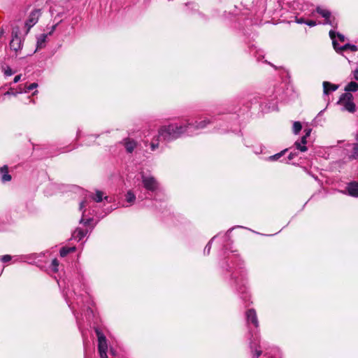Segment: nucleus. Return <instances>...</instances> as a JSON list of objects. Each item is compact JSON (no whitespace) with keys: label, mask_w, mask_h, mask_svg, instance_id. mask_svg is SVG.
<instances>
[{"label":"nucleus","mask_w":358,"mask_h":358,"mask_svg":"<svg viewBox=\"0 0 358 358\" xmlns=\"http://www.w3.org/2000/svg\"><path fill=\"white\" fill-rule=\"evenodd\" d=\"M0 173L1 174V181L3 182H8L11 180L12 177L8 173V167L6 165L2 166L0 169Z\"/></svg>","instance_id":"10"},{"label":"nucleus","mask_w":358,"mask_h":358,"mask_svg":"<svg viewBox=\"0 0 358 358\" xmlns=\"http://www.w3.org/2000/svg\"><path fill=\"white\" fill-rule=\"evenodd\" d=\"M12 259V257L9 255H3L1 258V260L2 262H8L9 261H10Z\"/></svg>","instance_id":"26"},{"label":"nucleus","mask_w":358,"mask_h":358,"mask_svg":"<svg viewBox=\"0 0 358 358\" xmlns=\"http://www.w3.org/2000/svg\"><path fill=\"white\" fill-rule=\"evenodd\" d=\"M5 74L6 76H11L13 74L12 69L8 67L7 69L5 70Z\"/></svg>","instance_id":"29"},{"label":"nucleus","mask_w":358,"mask_h":358,"mask_svg":"<svg viewBox=\"0 0 358 358\" xmlns=\"http://www.w3.org/2000/svg\"><path fill=\"white\" fill-rule=\"evenodd\" d=\"M159 147V144L158 143H154L152 142L151 143V148H152V150H155V149H157V148Z\"/></svg>","instance_id":"32"},{"label":"nucleus","mask_w":358,"mask_h":358,"mask_svg":"<svg viewBox=\"0 0 358 358\" xmlns=\"http://www.w3.org/2000/svg\"><path fill=\"white\" fill-rule=\"evenodd\" d=\"M20 29L17 25L13 26L12 31V40L10 42V48L12 50L17 52L20 50L21 47V37Z\"/></svg>","instance_id":"4"},{"label":"nucleus","mask_w":358,"mask_h":358,"mask_svg":"<svg viewBox=\"0 0 358 358\" xmlns=\"http://www.w3.org/2000/svg\"><path fill=\"white\" fill-rule=\"evenodd\" d=\"M58 266H59V262L56 259H53L52 262V270L55 272H57L58 270V268H57Z\"/></svg>","instance_id":"25"},{"label":"nucleus","mask_w":358,"mask_h":358,"mask_svg":"<svg viewBox=\"0 0 358 358\" xmlns=\"http://www.w3.org/2000/svg\"><path fill=\"white\" fill-rule=\"evenodd\" d=\"M142 183L145 189L148 191L155 192L159 188V182L152 176H147L144 173H141Z\"/></svg>","instance_id":"3"},{"label":"nucleus","mask_w":358,"mask_h":358,"mask_svg":"<svg viewBox=\"0 0 358 358\" xmlns=\"http://www.w3.org/2000/svg\"><path fill=\"white\" fill-rule=\"evenodd\" d=\"M348 192L350 196L358 197V183L352 182L348 186Z\"/></svg>","instance_id":"11"},{"label":"nucleus","mask_w":358,"mask_h":358,"mask_svg":"<svg viewBox=\"0 0 358 358\" xmlns=\"http://www.w3.org/2000/svg\"><path fill=\"white\" fill-rule=\"evenodd\" d=\"M261 354H262V351H260V350H257L255 352V355H257V357L260 356Z\"/></svg>","instance_id":"40"},{"label":"nucleus","mask_w":358,"mask_h":358,"mask_svg":"<svg viewBox=\"0 0 358 358\" xmlns=\"http://www.w3.org/2000/svg\"><path fill=\"white\" fill-rule=\"evenodd\" d=\"M352 145V155L351 157L356 159L358 157V143H353Z\"/></svg>","instance_id":"20"},{"label":"nucleus","mask_w":358,"mask_h":358,"mask_svg":"<svg viewBox=\"0 0 358 358\" xmlns=\"http://www.w3.org/2000/svg\"><path fill=\"white\" fill-rule=\"evenodd\" d=\"M37 87V84L36 83H32L27 88H24V92H28L29 91L36 88Z\"/></svg>","instance_id":"27"},{"label":"nucleus","mask_w":358,"mask_h":358,"mask_svg":"<svg viewBox=\"0 0 358 358\" xmlns=\"http://www.w3.org/2000/svg\"><path fill=\"white\" fill-rule=\"evenodd\" d=\"M124 145L127 151L131 153L137 146V142L133 139L126 138L124 140Z\"/></svg>","instance_id":"9"},{"label":"nucleus","mask_w":358,"mask_h":358,"mask_svg":"<svg viewBox=\"0 0 358 358\" xmlns=\"http://www.w3.org/2000/svg\"><path fill=\"white\" fill-rule=\"evenodd\" d=\"M103 193L101 191L96 190L93 199L96 202H101L103 200Z\"/></svg>","instance_id":"21"},{"label":"nucleus","mask_w":358,"mask_h":358,"mask_svg":"<svg viewBox=\"0 0 358 358\" xmlns=\"http://www.w3.org/2000/svg\"><path fill=\"white\" fill-rule=\"evenodd\" d=\"M99 341V352L107 351L108 345L105 336L98 329L96 330Z\"/></svg>","instance_id":"7"},{"label":"nucleus","mask_w":358,"mask_h":358,"mask_svg":"<svg viewBox=\"0 0 358 358\" xmlns=\"http://www.w3.org/2000/svg\"><path fill=\"white\" fill-rule=\"evenodd\" d=\"M306 138H307V136H303L302 138H301V143L305 145V144L306 143Z\"/></svg>","instance_id":"34"},{"label":"nucleus","mask_w":358,"mask_h":358,"mask_svg":"<svg viewBox=\"0 0 358 358\" xmlns=\"http://www.w3.org/2000/svg\"><path fill=\"white\" fill-rule=\"evenodd\" d=\"M297 22H298L299 23H302V22H303L304 21H303L302 19H301V20H297Z\"/></svg>","instance_id":"41"},{"label":"nucleus","mask_w":358,"mask_h":358,"mask_svg":"<svg viewBox=\"0 0 358 358\" xmlns=\"http://www.w3.org/2000/svg\"><path fill=\"white\" fill-rule=\"evenodd\" d=\"M210 121L208 119H204L203 120H201L199 122L196 121L194 123L191 122L192 125L194 126V127L196 129H201L205 128L208 124H209Z\"/></svg>","instance_id":"15"},{"label":"nucleus","mask_w":358,"mask_h":358,"mask_svg":"<svg viewBox=\"0 0 358 358\" xmlns=\"http://www.w3.org/2000/svg\"><path fill=\"white\" fill-rule=\"evenodd\" d=\"M47 36H48V34H41L37 38L36 49L34 50V52H36L38 49L43 48L45 46V43Z\"/></svg>","instance_id":"13"},{"label":"nucleus","mask_w":358,"mask_h":358,"mask_svg":"<svg viewBox=\"0 0 358 358\" xmlns=\"http://www.w3.org/2000/svg\"><path fill=\"white\" fill-rule=\"evenodd\" d=\"M306 23L310 26V27H314L316 25V22L315 21H313V20H309V21H307L306 22Z\"/></svg>","instance_id":"30"},{"label":"nucleus","mask_w":358,"mask_h":358,"mask_svg":"<svg viewBox=\"0 0 358 358\" xmlns=\"http://www.w3.org/2000/svg\"><path fill=\"white\" fill-rule=\"evenodd\" d=\"M84 207H85V202H84V201H83V202H81V203H80V210H82Z\"/></svg>","instance_id":"39"},{"label":"nucleus","mask_w":358,"mask_h":358,"mask_svg":"<svg viewBox=\"0 0 358 358\" xmlns=\"http://www.w3.org/2000/svg\"><path fill=\"white\" fill-rule=\"evenodd\" d=\"M354 77L358 80V68L354 71Z\"/></svg>","instance_id":"36"},{"label":"nucleus","mask_w":358,"mask_h":358,"mask_svg":"<svg viewBox=\"0 0 358 358\" xmlns=\"http://www.w3.org/2000/svg\"><path fill=\"white\" fill-rule=\"evenodd\" d=\"M337 36H338V38L340 39L341 41H344L345 37H344L343 35L340 34H337Z\"/></svg>","instance_id":"35"},{"label":"nucleus","mask_w":358,"mask_h":358,"mask_svg":"<svg viewBox=\"0 0 358 358\" xmlns=\"http://www.w3.org/2000/svg\"><path fill=\"white\" fill-rule=\"evenodd\" d=\"M310 134V129L306 130V136L308 137Z\"/></svg>","instance_id":"38"},{"label":"nucleus","mask_w":358,"mask_h":358,"mask_svg":"<svg viewBox=\"0 0 358 358\" xmlns=\"http://www.w3.org/2000/svg\"><path fill=\"white\" fill-rule=\"evenodd\" d=\"M292 157V154H290L289 158L291 159Z\"/></svg>","instance_id":"42"},{"label":"nucleus","mask_w":358,"mask_h":358,"mask_svg":"<svg viewBox=\"0 0 358 358\" xmlns=\"http://www.w3.org/2000/svg\"><path fill=\"white\" fill-rule=\"evenodd\" d=\"M76 250L75 247L71 248H62L60 250V255L61 257H65L66 255H68L70 252H73Z\"/></svg>","instance_id":"18"},{"label":"nucleus","mask_w":358,"mask_h":358,"mask_svg":"<svg viewBox=\"0 0 358 358\" xmlns=\"http://www.w3.org/2000/svg\"><path fill=\"white\" fill-rule=\"evenodd\" d=\"M352 99L353 96L350 93H345L340 97L338 104L342 107V110L353 113L355 111V104Z\"/></svg>","instance_id":"2"},{"label":"nucleus","mask_w":358,"mask_h":358,"mask_svg":"<svg viewBox=\"0 0 358 358\" xmlns=\"http://www.w3.org/2000/svg\"><path fill=\"white\" fill-rule=\"evenodd\" d=\"M302 143H299V142H296L295 143V146L296 147V148L298 150H299L301 152H306L307 150V147L304 145H301Z\"/></svg>","instance_id":"24"},{"label":"nucleus","mask_w":358,"mask_h":358,"mask_svg":"<svg viewBox=\"0 0 358 358\" xmlns=\"http://www.w3.org/2000/svg\"><path fill=\"white\" fill-rule=\"evenodd\" d=\"M189 125H192L190 122L187 121L183 125L170 124L162 127L159 131V138H162L164 141H169L178 138L181 134L186 133Z\"/></svg>","instance_id":"1"},{"label":"nucleus","mask_w":358,"mask_h":358,"mask_svg":"<svg viewBox=\"0 0 358 358\" xmlns=\"http://www.w3.org/2000/svg\"><path fill=\"white\" fill-rule=\"evenodd\" d=\"M41 14V13L40 9H34L29 13L24 23V27L27 29L26 34H27L30 29L37 23Z\"/></svg>","instance_id":"5"},{"label":"nucleus","mask_w":358,"mask_h":358,"mask_svg":"<svg viewBox=\"0 0 358 358\" xmlns=\"http://www.w3.org/2000/svg\"><path fill=\"white\" fill-rule=\"evenodd\" d=\"M86 234H87V232L84 231L82 229H77L75 231V232L73 234V236L75 238H78V240H80L86 235Z\"/></svg>","instance_id":"19"},{"label":"nucleus","mask_w":358,"mask_h":358,"mask_svg":"<svg viewBox=\"0 0 358 358\" xmlns=\"http://www.w3.org/2000/svg\"><path fill=\"white\" fill-rule=\"evenodd\" d=\"M302 127L299 122H295L293 124L294 133L297 134L301 129Z\"/></svg>","instance_id":"23"},{"label":"nucleus","mask_w":358,"mask_h":358,"mask_svg":"<svg viewBox=\"0 0 358 358\" xmlns=\"http://www.w3.org/2000/svg\"><path fill=\"white\" fill-rule=\"evenodd\" d=\"M55 27H56V25H54V26L52 27V29L50 31V33L48 34L49 35L52 34V33L55 31Z\"/></svg>","instance_id":"37"},{"label":"nucleus","mask_w":358,"mask_h":358,"mask_svg":"<svg viewBox=\"0 0 358 358\" xmlns=\"http://www.w3.org/2000/svg\"><path fill=\"white\" fill-rule=\"evenodd\" d=\"M323 88L324 93L325 94H328L330 92L336 90L338 87L336 85H333L329 82L325 81L323 83Z\"/></svg>","instance_id":"16"},{"label":"nucleus","mask_w":358,"mask_h":358,"mask_svg":"<svg viewBox=\"0 0 358 358\" xmlns=\"http://www.w3.org/2000/svg\"><path fill=\"white\" fill-rule=\"evenodd\" d=\"M126 200L127 202L133 203L136 200V196L133 192L129 191L126 194Z\"/></svg>","instance_id":"22"},{"label":"nucleus","mask_w":358,"mask_h":358,"mask_svg":"<svg viewBox=\"0 0 358 358\" xmlns=\"http://www.w3.org/2000/svg\"><path fill=\"white\" fill-rule=\"evenodd\" d=\"M247 319L248 322H252L255 327L258 326V321L256 313L254 310H249L247 312Z\"/></svg>","instance_id":"12"},{"label":"nucleus","mask_w":358,"mask_h":358,"mask_svg":"<svg viewBox=\"0 0 358 358\" xmlns=\"http://www.w3.org/2000/svg\"><path fill=\"white\" fill-rule=\"evenodd\" d=\"M22 93L21 88L20 90L15 89L10 87L8 91H7L4 96H7L8 99L12 100L13 97H16L17 95Z\"/></svg>","instance_id":"14"},{"label":"nucleus","mask_w":358,"mask_h":358,"mask_svg":"<svg viewBox=\"0 0 358 358\" xmlns=\"http://www.w3.org/2000/svg\"><path fill=\"white\" fill-rule=\"evenodd\" d=\"M20 78H21V75H17L15 77L14 80H13V82L15 83H17L20 80Z\"/></svg>","instance_id":"33"},{"label":"nucleus","mask_w":358,"mask_h":358,"mask_svg":"<svg viewBox=\"0 0 358 358\" xmlns=\"http://www.w3.org/2000/svg\"><path fill=\"white\" fill-rule=\"evenodd\" d=\"M286 151H287V149L283 150V151H282L281 152H280L278 154H276V155H275L273 156L270 157V159H273V160L274 159H277L280 158Z\"/></svg>","instance_id":"28"},{"label":"nucleus","mask_w":358,"mask_h":358,"mask_svg":"<svg viewBox=\"0 0 358 358\" xmlns=\"http://www.w3.org/2000/svg\"><path fill=\"white\" fill-rule=\"evenodd\" d=\"M329 36H330V38L333 41L334 48L337 52L345 50L347 49H350L352 51H356L357 50V47L355 45H350V44H345V45H343L342 47H338L336 41H335L336 33L334 31H329Z\"/></svg>","instance_id":"6"},{"label":"nucleus","mask_w":358,"mask_h":358,"mask_svg":"<svg viewBox=\"0 0 358 358\" xmlns=\"http://www.w3.org/2000/svg\"><path fill=\"white\" fill-rule=\"evenodd\" d=\"M317 12L318 13H320L323 17L325 18L326 24H329L331 26H334V24H335L334 18H333V20L331 19V13L329 11L318 7L317 8Z\"/></svg>","instance_id":"8"},{"label":"nucleus","mask_w":358,"mask_h":358,"mask_svg":"<svg viewBox=\"0 0 358 358\" xmlns=\"http://www.w3.org/2000/svg\"><path fill=\"white\" fill-rule=\"evenodd\" d=\"M345 90L347 92H356L358 90V84L355 82H350L345 87Z\"/></svg>","instance_id":"17"},{"label":"nucleus","mask_w":358,"mask_h":358,"mask_svg":"<svg viewBox=\"0 0 358 358\" xmlns=\"http://www.w3.org/2000/svg\"><path fill=\"white\" fill-rule=\"evenodd\" d=\"M107 351H101L99 352L100 357L101 358H108L106 355Z\"/></svg>","instance_id":"31"}]
</instances>
